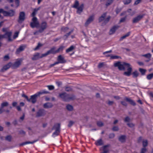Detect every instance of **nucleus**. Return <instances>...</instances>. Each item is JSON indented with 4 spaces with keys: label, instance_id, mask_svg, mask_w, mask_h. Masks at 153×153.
<instances>
[{
    "label": "nucleus",
    "instance_id": "1",
    "mask_svg": "<svg viewBox=\"0 0 153 153\" xmlns=\"http://www.w3.org/2000/svg\"><path fill=\"white\" fill-rule=\"evenodd\" d=\"M114 66L115 67H117L120 70H125L126 68H127V71L123 73L124 75L129 76L131 74L132 69L129 63L124 62H118L114 63Z\"/></svg>",
    "mask_w": 153,
    "mask_h": 153
},
{
    "label": "nucleus",
    "instance_id": "2",
    "mask_svg": "<svg viewBox=\"0 0 153 153\" xmlns=\"http://www.w3.org/2000/svg\"><path fill=\"white\" fill-rule=\"evenodd\" d=\"M59 96L65 102H69L70 100H73L76 99V96L74 94H69L66 92L59 94Z\"/></svg>",
    "mask_w": 153,
    "mask_h": 153
},
{
    "label": "nucleus",
    "instance_id": "3",
    "mask_svg": "<svg viewBox=\"0 0 153 153\" xmlns=\"http://www.w3.org/2000/svg\"><path fill=\"white\" fill-rule=\"evenodd\" d=\"M48 91H45V90H42L39 92L35 94L32 95L31 96L30 98L29 99L28 101L29 102H31L33 103H35L36 102L37 100V98L39 97L40 95L43 94H47L49 93Z\"/></svg>",
    "mask_w": 153,
    "mask_h": 153
},
{
    "label": "nucleus",
    "instance_id": "4",
    "mask_svg": "<svg viewBox=\"0 0 153 153\" xmlns=\"http://www.w3.org/2000/svg\"><path fill=\"white\" fill-rule=\"evenodd\" d=\"M106 13H104L99 17L98 19V21L99 23L103 21V22L102 24V26L105 25L109 21L111 18V17L110 16H108L105 19L106 16Z\"/></svg>",
    "mask_w": 153,
    "mask_h": 153
},
{
    "label": "nucleus",
    "instance_id": "5",
    "mask_svg": "<svg viewBox=\"0 0 153 153\" xmlns=\"http://www.w3.org/2000/svg\"><path fill=\"white\" fill-rule=\"evenodd\" d=\"M0 13H2L4 16H5L12 17L15 14V12L13 10H11L9 11H4L2 9H0Z\"/></svg>",
    "mask_w": 153,
    "mask_h": 153
},
{
    "label": "nucleus",
    "instance_id": "6",
    "mask_svg": "<svg viewBox=\"0 0 153 153\" xmlns=\"http://www.w3.org/2000/svg\"><path fill=\"white\" fill-rule=\"evenodd\" d=\"M32 20V22L30 23V26L32 28H34L35 27L36 28L38 27L39 26V23L37 18L36 17H33Z\"/></svg>",
    "mask_w": 153,
    "mask_h": 153
},
{
    "label": "nucleus",
    "instance_id": "7",
    "mask_svg": "<svg viewBox=\"0 0 153 153\" xmlns=\"http://www.w3.org/2000/svg\"><path fill=\"white\" fill-rule=\"evenodd\" d=\"M26 19L25 14L23 11L20 12L19 14V16L17 20V22L19 24H21Z\"/></svg>",
    "mask_w": 153,
    "mask_h": 153
},
{
    "label": "nucleus",
    "instance_id": "8",
    "mask_svg": "<svg viewBox=\"0 0 153 153\" xmlns=\"http://www.w3.org/2000/svg\"><path fill=\"white\" fill-rule=\"evenodd\" d=\"M56 49V48L54 47H53L51 48V49L48 51L46 53L43 54V56L45 57L48 55L51 54H55L56 53V51L55 50Z\"/></svg>",
    "mask_w": 153,
    "mask_h": 153
},
{
    "label": "nucleus",
    "instance_id": "9",
    "mask_svg": "<svg viewBox=\"0 0 153 153\" xmlns=\"http://www.w3.org/2000/svg\"><path fill=\"white\" fill-rule=\"evenodd\" d=\"M145 15V14L138 15L133 18L132 20V23H135L138 22L143 18Z\"/></svg>",
    "mask_w": 153,
    "mask_h": 153
},
{
    "label": "nucleus",
    "instance_id": "10",
    "mask_svg": "<svg viewBox=\"0 0 153 153\" xmlns=\"http://www.w3.org/2000/svg\"><path fill=\"white\" fill-rule=\"evenodd\" d=\"M46 114V112L44 109H39L37 112L36 116L39 117L44 116Z\"/></svg>",
    "mask_w": 153,
    "mask_h": 153
},
{
    "label": "nucleus",
    "instance_id": "11",
    "mask_svg": "<svg viewBox=\"0 0 153 153\" xmlns=\"http://www.w3.org/2000/svg\"><path fill=\"white\" fill-rule=\"evenodd\" d=\"M42 56L43 54L40 55L39 53H36L33 55V56L31 58V59L33 61L36 60L40 58L44 57V56Z\"/></svg>",
    "mask_w": 153,
    "mask_h": 153
},
{
    "label": "nucleus",
    "instance_id": "12",
    "mask_svg": "<svg viewBox=\"0 0 153 153\" xmlns=\"http://www.w3.org/2000/svg\"><path fill=\"white\" fill-rule=\"evenodd\" d=\"M148 145V141L147 140L143 141V146L144 147L141 149L140 153H145L147 151V149L145 148Z\"/></svg>",
    "mask_w": 153,
    "mask_h": 153
},
{
    "label": "nucleus",
    "instance_id": "13",
    "mask_svg": "<svg viewBox=\"0 0 153 153\" xmlns=\"http://www.w3.org/2000/svg\"><path fill=\"white\" fill-rule=\"evenodd\" d=\"M47 27V23L45 22H42L40 26V31L43 32Z\"/></svg>",
    "mask_w": 153,
    "mask_h": 153
},
{
    "label": "nucleus",
    "instance_id": "14",
    "mask_svg": "<svg viewBox=\"0 0 153 153\" xmlns=\"http://www.w3.org/2000/svg\"><path fill=\"white\" fill-rule=\"evenodd\" d=\"M120 26L115 25L113 26L110 30L109 32V35H112L115 33L116 31L120 27Z\"/></svg>",
    "mask_w": 153,
    "mask_h": 153
},
{
    "label": "nucleus",
    "instance_id": "15",
    "mask_svg": "<svg viewBox=\"0 0 153 153\" xmlns=\"http://www.w3.org/2000/svg\"><path fill=\"white\" fill-rule=\"evenodd\" d=\"M11 62H9L7 65L4 66L3 68L1 69L0 70L1 72H4V71L7 70L11 66Z\"/></svg>",
    "mask_w": 153,
    "mask_h": 153
},
{
    "label": "nucleus",
    "instance_id": "16",
    "mask_svg": "<svg viewBox=\"0 0 153 153\" xmlns=\"http://www.w3.org/2000/svg\"><path fill=\"white\" fill-rule=\"evenodd\" d=\"M57 60L60 62V63H64L66 62V60L61 55H59L58 56Z\"/></svg>",
    "mask_w": 153,
    "mask_h": 153
},
{
    "label": "nucleus",
    "instance_id": "17",
    "mask_svg": "<svg viewBox=\"0 0 153 153\" xmlns=\"http://www.w3.org/2000/svg\"><path fill=\"white\" fill-rule=\"evenodd\" d=\"M94 19V16L92 15L90 16L86 21L85 23V26H87L89 24L92 22Z\"/></svg>",
    "mask_w": 153,
    "mask_h": 153
},
{
    "label": "nucleus",
    "instance_id": "18",
    "mask_svg": "<svg viewBox=\"0 0 153 153\" xmlns=\"http://www.w3.org/2000/svg\"><path fill=\"white\" fill-rule=\"evenodd\" d=\"M52 130H55V131H60V124L59 123H56L54 124L52 128Z\"/></svg>",
    "mask_w": 153,
    "mask_h": 153
},
{
    "label": "nucleus",
    "instance_id": "19",
    "mask_svg": "<svg viewBox=\"0 0 153 153\" xmlns=\"http://www.w3.org/2000/svg\"><path fill=\"white\" fill-rule=\"evenodd\" d=\"M53 106V104L50 102H47L43 105V107L45 108H52Z\"/></svg>",
    "mask_w": 153,
    "mask_h": 153
},
{
    "label": "nucleus",
    "instance_id": "20",
    "mask_svg": "<svg viewBox=\"0 0 153 153\" xmlns=\"http://www.w3.org/2000/svg\"><path fill=\"white\" fill-rule=\"evenodd\" d=\"M110 146V144H107V145L104 146L102 148V152H101L100 153H108L109 151V150L107 148V147Z\"/></svg>",
    "mask_w": 153,
    "mask_h": 153
},
{
    "label": "nucleus",
    "instance_id": "21",
    "mask_svg": "<svg viewBox=\"0 0 153 153\" xmlns=\"http://www.w3.org/2000/svg\"><path fill=\"white\" fill-rule=\"evenodd\" d=\"M26 47L25 45H24L20 46L19 48L17 49L16 52V54H19L20 52L23 51L26 48Z\"/></svg>",
    "mask_w": 153,
    "mask_h": 153
},
{
    "label": "nucleus",
    "instance_id": "22",
    "mask_svg": "<svg viewBox=\"0 0 153 153\" xmlns=\"http://www.w3.org/2000/svg\"><path fill=\"white\" fill-rule=\"evenodd\" d=\"M125 100L126 101L129 102L130 104L132 105L135 106L136 105V103L133 100H131L130 98L125 97Z\"/></svg>",
    "mask_w": 153,
    "mask_h": 153
},
{
    "label": "nucleus",
    "instance_id": "23",
    "mask_svg": "<svg viewBox=\"0 0 153 153\" xmlns=\"http://www.w3.org/2000/svg\"><path fill=\"white\" fill-rule=\"evenodd\" d=\"M84 7V5L83 4H82L79 6L78 7L77 9V13L79 14H80L81 12H82Z\"/></svg>",
    "mask_w": 153,
    "mask_h": 153
},
{
    "label": "nucleus",
    "instance_id": "24",
    "mask_svg": "<svg viewBox=\"0 0 153 153\" xmlns=\"http://www.w3.org/2000/svg\"><path fill=\"white\" fill-rule=\"evenodd\" d=\"M38 140H34L33 141H26L24 142H23L20 144L19 146H23V145L27 144H33L35 142H36Z\"/></svg>",
    "mask_w": 153,
    "mask_h": 153
},
{
    "label": "nucleus",
    "instance_id": "25",
    "mask_svg": "<svg viewBox=\"0 0 153 153\" xmlns=\"http://www.w3.org/2000/svg\"><path fill=\"white\" fill-rule=\"evenodd\" d=\"M126 136L125 135H122L119 137L118 140L121 143H124L126 141Z\"/></svg>",
    "mask_w": 153,
    "mask_h": 153
},
{
    "label": "nucleus",
    "instance_id": "26",
    "mask_svg": "<svg viewBox=\"0 0 153 153\" xmlns=\"http://www.w3.org/2000/svg\"><path fill=\"white\" fill-rule=\"evenodd\" d=\"M95 144L97 146H101L103 144V141L102 139L97 140L95 142Z\"/></svg>",
    "mask_w": 153,
    "mask_h": 153
},
{
    "label": "nucleus",
    "instance_id": "27",
    "mask_svg": "<svg viewBox=\"0 0 153 153\" xmlns=\"http://www.w3.org/2000/svg\"><path fill=\"white\" fill-rule=\"evenodd\" d=\"M40 9V7H39L37 8H35L34 9L32 13L31 14V16H32L33 17H35V16L37 12Z\"/></svg>",
    "mask_w": 153,
    "mask_h": 153
},
{
    "label": "nucleus",
    "instance_id": "28",
    "mask_svg": "<svg viewBox=\"0 0 153 153\" xmlns=\"http://www.w3.org/2000/svg\"><path fill=\"white\" fill-rule=\"evenodd\" d=\"M132 74L133 76L132 77L133 78H137L139 75V73L137 70H136L132 72Z\"/></svg>",
    "mask_w": 153,
    "mask_h": 153
},
{
    "label": "nucleus",
    "instance_id": "29",
    "mask_svg": "<svg viewBox=\"0 0 153 153\" xmlns=\"http://www.w3.org/2000/svg\"><path fill=\"white\" fill-rule=\"evenodd\" d=\"M75 47L73 45L71 46L69 48L67 49L66 50V53H68L71 51H72L75 48Z\"/></svg>",
    "mask_w": 153,
    "mask_h": 153
},
{
    "label": "nucleus",
    "instance_id": "30",
    "mask_svg": "<svg viewBox=\"0 0 153 153\" xmlns=\"http://www.w3.org/2000/svg\"><path fill=\"white\" fill-rule=\"evenodd\" d=\"M139 70L142 75H145L146 71V69L141 68H140L139 69Z\"/></svg>",
    "mask_w": 153,
    "mask_h": 153
},
{
    "label": "nucleus",
    "instance_id": "31",
    "mask_svg": "<svg viewBox=\"0 0 153 153\" xmlns=\"http://www.w3.org/2000/svg\"><path fill=\"white\" fill-rule=\"evenodd\" d=\"M130 34V32H129L127 33L126 34L124 35V36H122L120 39V41H121L123 39H125L126 37L128 36Z\"/></svg>",
    "mask_w": 153,
    "mask_h": 153
},
{
    "label": "nucleus",
    "instance_id": "32",
    "mask_svg": "<svg viewBox=\"0 0 153 153\" xmlns=\"http://www.w3.org/2000/svg\"><path fill=\"white\" fill-rule=\"evenodd\" d=\"M66 109L69 111H71L73 109V106L70 104H68L66 106Z\"/></svg>",
    "mask_w": 153,
    "mask_h": 153
},
{
    "label": "nucleus",
    "instance_id": "33",
    "mask_svg": "<svg viewBox=\"0 0 153 153\" xmlns=\"http://www.w3.org/2000/svg\"><path fill=\"white\" fill-rule=\"evenodd\" d=\"M9 105L8 103L7 102H4L1 104V107L4 108V107L7 106Z\"/></svg>",
    "mask_w": 153,
    "mask_h": 153
},
{
    "label": "nucleus",
    "instance_id": "34",
    "mask_svg": "<svg viewBox=\"0 0 153 153\" xmlns=\"http://www.w3.org/2000/svg\"><path fill=\"white\" fill-rule=\"evenodd\" d=\"M64 48L65 47L63 46H60L59 48L56 50V53H57L60 51H62Z\"/></svg>",
    "mask_w": 153,
    "mask_h": 153
},
{
    "label": "nucleus",
    "instance_id": "35",
    "mask_svg": "<svg viewBox=\"0 0 153 153\" xmlns=\"http://www.w3.org/2000/svg\"><path fill=\"white\" fill-rule=\"evenodd\" d=\"M114 0H108L106 2L105 5L106 7L109 6L111 4Z\"/></svg>",
    "mask_w": 153,
    "mask_h": 153
},
{
    "label": "nucleus",
    "instance_id": "36",
    "mask_svg": "<svg viewBox=\"0 0 153 153\" xmlns=\"http://www.w3.org/2000/svg\"><path fill=\"white\" fill-rule=\"evenodd\" d=\"M79 5V1L77 0H76L75 1V3L74 5L73 6V7L75 8H76L78 7Z\"/></svg>",
    "mask_w": 153,
    "mask_h": 153
},
{
    "label": "nucleus",
    "instance_id": "37",
    "mask_svg": "<svg viewBox=\"0 0 153 153\" xmlns=\"http://www.w3.org/2000/svg\"><path fill=\"white\" fill-rule=\"evenodd\" d=\"M142 56L147 58L150 59L151 57V54L150 53H148L146 54L143 55Z\"/></svg>",
    "mask_w": 153,
    "mask_h": 153
},
{
    "label": "nucleus",
    "instance_id": "38",
    "mask_svg": "<svg viewBox=\"0 0 153 153\" xmlns=\"http://www.w3.org/2000/svg\"><path fill=\"white\" fill-rule=\"evenodd\" d=\"M97 126L99 127H101L103 126L104 124L101 121H98L97 122Z\"/></svg>",
    "mask_w": 153,
    "mask_h": 153
},
{
    "label": "nucleus",
    "instance_id": "39",
    "mask_svg": "<svg viewBox=\"0 0 153 153\" xmlns=\"http://www.w3.org/2000/svg\"><path fill=\"white\" fill-rule=\"evenodd\" d=\"M12 138V137L11 135H8L5 137V140L9 142H10Z\"/></svg>",
    "mask_w": 153,
    "mask_h": 153
},
{
    "label": "nucleus",
    "instance_id": "40",
    "mask_svg": "<svg viewBox=\"0 0 153 153\" xmlns=\"http://www.w3.org/2000/svg\"><path fill=\"white\" fill-rule=\"evenodd\" d=\"M73 30H71L70 31L69 33H68L65 35L64 36V37L65 38V39H66L71 34V33L73 32Z\"/></svg>",
    "mask_w": 153,
    "mask_h": 153
},
{
    "label": "nucleus",
    "instance_id": "41",
    "mask_svg": "<svg viewBox=\"0 0 153 153\" xmlns=\"http://www.w3.org/2000/svg\"><path fill=\"white\" fill-rule=\"evenodd\" d=\"M153 77V73L149 74L147 76V78L148 80H151Z\"/></svg>",
    "mask_w": 153,
    "mask_h": 153
},
{
    "label": "nucleus",
    "instance_id": "42",
    "mask_svg": "<svg viewBox=\"0 0 153 153\" xmlns=\"http://www.w3.org/2000/svg\"><path fill=\"white\" fill-rule=\"evenodd\" d=\"M60 131H55L53 133L52 136L54 137L55 136H57L59 135L60 133Z\"/></svg>",
    "mask_w": 153,
    "mask_h": 153
},
{
    "label": "nucleus",
    "instance_id": "43",
    "mask_svg": "<svg viewBox=\"0 0 153 153\" xmlns=\"http://www.w3.org/2000/svg\"><path fill=\"white\" fill-rule=\"evenodd\" d=\"M65 90L67 92L71 91H72V88L71 87H66Z\"/></svg>",
    "mask_w": 153,
    "mask_h": 153
},
{
    "label": "nucleus",
    "instance_id": "44",
    "mask_svg": "<svg viewBox=\"0 0 153 153\" xmlns=\"http://www.w3.org/2000/svg\"><path fill=\"white\" fill-rule=\"evenodd\" d=\"M123 1L125 4H128L131 1V0H123Z\"/></svg>",
    "mask_w": 153,
    "mask_h": 153
},
{
    "label": "nucleus",
    "instance_id": "45",
    "mask_svg": "<svg viewBox=\"0 0 153 153\" xmlns=\"http://www.w3.org/2000/svg\"><path fill=\"white\" fill-rule=\"evenodd\" d=\"M43 45L41 44L40 43H39L37 45V46L34 49V50L36 51L37 50H38L39 49V48L41 47Z\"/></svg>",
    "mask_w": 153,
    "mask_h": 153
},
{
    "label": "nucleus",
    "instance_id": "46",
    "mask_svg": "<svg viewBox=\"0 0 153 153\" xmlns=\"http://www.w3.org/2000/svg\"><path fill=\"white\" fill-rule=\"evenodd\" d=\"M21 64V63L19 61H17L15 62L14 64V65L15 67H18Z\"/></svg>",
    "mask_w": 153,
    "mask_h": 153
},
{
    "label": "nucleus",
    "instance_id": "47",
    "mask_svg": "<svg viewBox=\"0 0 153 153\" xmlns=\"http://www.w3.org/2000/svg\"><path fill=\"white\" fill-rule=\"evenodd\" d=\"M119 130L118 127L117 126H114L112 128V130L113 131H118Z\"/></svg>",
    "mask_w": 153,
    "mask_h": 153
},
{
    "label": "nucleus",
    "instance_id": "48",
    "mask_svg": "<svg viewBox=\"0 0 153 153\" xmlns=\"http://www.w3.org/2000/svg\"><path fill=\"white\" fill-rule=\"evenodd\" d=\"M124 121L125 122H129L130 121V119L128 117H126L125 118Z\"/></svg>",
    "mask_w": 153,
    "mask_h": 153
},
{
    "label": "nucleus",
    "instance_id": "49",
    "mask_svg": "<svg viewBox=\"0 0 153 153\" xmlns=\"http://www.w3.org/2000/svg\"><path fill=\"white\" fill-rule=\"evenodd\" d=\"M111 59H117L119 58H121L120 57L116 56H110Z\"/></svg>",
    "mask_w": 153,
    "mask_h": 153
},
{
    "label": "nucleus",
    "instance_id": "50",
    "mask_svg": "<svg viewBox=\"0 0 153 153\" xmlns=\"http://www.w3.org/2000/svg\"><path fill=\"white\" fill-rule=\"evenodd\" d=\"M19 0H15V3L16 5V8H17L19 5Z\"/></svg>",
    "mask_w": 153,
    "mask_h": 153
},
{
    "label": "nucleus",
    "instance_id": "51",
    "mask_svg": "<svg viewBox=\"0 0 153 153\" xmlns=\"http://www.w3.org/2000/svg\"><path fill=\"white\" fill-rule=\"evenodd\" d=\"M128 126L130 128H133L134 126V124L132 123H128L127 124Z\"/></svg>",
    "mask_w": 153,
    "mask_h": 153
},
{
    "label": "nucleus",
    "instance_id": "52",
    "mask_svg": "<svg viewBox=\"0 0 153 153\" xmlns=\"http://www.w3.org/2000/svg\"><path fill=\"white\" fill-rule=\"evenodd\" d=\"M50 90H52L54 89V86L52 85H47V86Z\"/></svg>",
    "mask_w": 153,
    "mask_h": 153
},
{
    "label": "nucleus",
    "instance_id": "53",
    "mask_svg": "<svg viewBox=\"0 0 153 153\" xmlns=\"http://www.w3.org/2000/svg\"><path fill=\"white\" fill-rule=\"evenodd\" d=\"M115 134L114 133H111L109 135V138L110 139L113 138L115 137Z\"/></svg>",
    "mask_w": 153,
    "mask_h": 153
},
{
    "label": "nucleus",
    "instance_id": "54",
    "mask_svg": "<svg viewBox=\"0 0 153 153\" xmlns=\"http://www.w3.org/2000/svg\"><path fill=\"white\" fill-rule=\"evenodd\" d=\"M68 29L69 28L67 27H63L62 28V30L63 31H64V32H66Z\"/></svg>",
    "mask_w": 153,
    "mask_h": 153
},
{
    "label": "nucleus",
    "instance_id": "55",
    "mask_svg": "<svg viewBox=\"0 0 153 153\" xmlns=\"http://www.w3.org/2000/svg\"><path fill=\"white\" fill-rule=\"evenodd\" d=\"M19 33V32H16L15 33L13 37V38L14 39H15L18 36Z\"/></svg>",
    "mask_w": 153,
    "mask_h": 153
},
{
    "label": "nucleus",
    "instance_id": "56",
    "mask_svg": "<svg viewBox=\"0 0 153 153\" xmlns=\"http://www.w3.org/2000/svg\"><path fill=\"white\" fill-rule=\"evenodd\" d=\"M104 64L103 63H100L98 65V68H102Z\"/></svg>",
    "mask_w": 153,
    "mask_h": 153
},
{
    "label": "nucleus",
    "instance_id": "57",
    "mask_svg": "<svg viewBox=\"0 0 153 153\" xmlns=\"http://www.w3.org/2000/svg\"><path fill=\"white\" fill-rule=\"evenodd\" d=\"M126 16H125L123 18H122L120 20V22H124L126 20Z\"/></svg>",
    "mask_w": 153,
    "mask_h": 153
},
{
    "label": "nucleus",
    "instance_id": "58",
    "mask_svg": "<svg viewBox=\"0 0 153 153\" xmlns=\"http://www.w3.org/2000/svg\"><path fill=\"white\" fill-rule=\"evenodd\" d=\"M74 123V122L72 121H70L69 122L68 126L69 127H71Z\"/></svg>",
    "mask_w": 153,
    "mask_h": 153
},
{
    "label": "nucleus",
    "instance_id": "59",
    "mask_svg": "<svg viewBox=\"0 0 153 153\" xmlns=\"http://www.w3.org/2000/svg\"><path fill=\"white\" fill-rule=\"evenodd\" d=\"M42 32H41L40 31V30L39 29V30L36 31L34 32L33 33V34L34 35H38L39 34V33H42Z\"/></svg>",
    "mask_w": 153,
    "mask_h": 153
},
{
    "label": "nucleus",
    "instance_id": "60",
    "mask_svg": "<svg viewBox=\"0 0 153 153\" xmlns=\"http://www.w3.org/2000/svg\"><path fill=\"white\" fill-rule=\"evenodd\" d=\"M25 132L23 130H21L19 131V134H23L25 135Z\"/></svg>",
    "mask_w": 153,
    "mask_h": 153
},
{
    "label": "nucleus",
    "instance_id": "61",
    "mask_svg": "<svg viewBox=\"0 0 153 153\" xmlns=\"http://www.w3.org/2000/svg\"><path fill=\"white\" fill-rule=\"evenodd\" d=\"M121 103L124 106H127V103L125 101H122L121 102Z\"/></svg>",
    "mask_w": 153,
    "mask_h": 153
},
{
    "label": "nucleus",
    "instance_id": "62",
    "mask_svg": "<svg viewBox=\"0 0 153 153\" xmlns=\"http://www.w3.org/2000/svg\"><path fill=\"white\" fill-rule=\"evenodd\" d=\"M141 0H137L134 4V5H137L140 3Z\"/></svg>",
    "mask_w": 153,
    "mask_h": 153
},
{
    "label": "nucleus",
    "instance_id": "63",
    "mask_svg": "<svg viewBox=\"0 0 153 153\" xmlns=\"http://www.w3.org/2000/svg\"><path fill=\"white\" fill-rule=\"evenodd\" d=\"M22 96L26 99L27 101L29 100V98H28V97L27 95H25V94H22Z\"/></svg>",
    "mask_w": 153,
    "mask_h": 153
},
{
    "label": "nucleus",
    "instance_id": "64",
    "mask_svg": "<svg viewBox=\"0 0 153 153\" xmlns=\"http://www.w3.org/2000/svg\"><path fill=\"white\" fill-rule=\"evenodd\" d=\"M4 59L5 60H7L9 59V57L8 55H5L4 57Z\"/></svg>",
    "mask_w": 153,
    "mask_h": 153
}]
</instances>
